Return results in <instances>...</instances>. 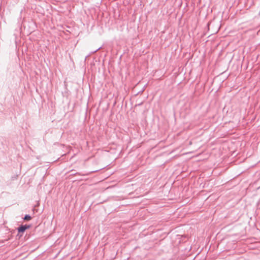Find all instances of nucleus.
Wrapping results in <instances>:
<instances>
[{"label": "nucleus", "instance_id": "2", "mask_svg": "<svg viewBox=\"0 0 260 260\" xmlns=\"http://www.w3.org/2000/svg\"><path fill=\"white\" fill-rule=\"evenodd\" d=\"M31 219V217L29 215H28V214H26L24 216V218H23V219L24 220H29Z\"/></svg>", "mask_w": 260, "mask_h": 260}, {"label": "nucleus", "instance_id": "1", "mask_svg": "<svg viewBox=\"0 0 260 260\" xmlns=\"http://www.w3.org/2000/svg\"><path fill=\"white\" fill-rule=\"evenodd\" d=\"M30 227V225H21L18 228V232L19 233H23L25 232V231L29 229Z\"/></svg>", "mask_w": 260, "mask_h": 260}]
</instances>
